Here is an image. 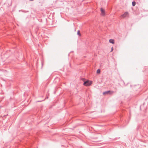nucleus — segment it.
<instances>
[{"instance_id": "6e6552de", "label": "nucleus", "mask_w": 148, "mask_h": 148, "mask_svg": "<svg viewBox=\"0 0 148 148\" xmlns=\"http://www.w3.org/2000/svg\"><path fill=\"white\" fill-rule=\"evenodd\" d=\"M77 34L79 36H81V34L80 33L79 31H78L77 32Z\"/></svg>"}, {"instance_id": "0eeeda50", "label": "nucleus", "mask_w": 148, "mask_h": 148, "mask_svg": "<svg viewBox=\"0 0 148 148\" xmlns=\"http://www.w3.org/2000/svg\"><path fill=\"white\" fill-rule=\"evenodd\" d=\"M100 72V71L99 69H98L97 71V73H99Z\"/></svg>"}, {"instance_id": "f03ea898", "label": "nucleus", "mask_w": 148, "mask_h": 148, "mask_svg": "<svg viewBox=\"0 0 148 148\" xmlns=\"http://www.w3.org/2000/svg\"><path fill=\"white\" fill-rule=\"evenodd\" d=\"M113 92L112 91H108L104 92L103 93V94L104 95H106V94H113Z\"/></svg>"}, {"instance_id": "423d86ee", "label": "nucleus", "mask_w": 148, "mask_h": 148, "mask_svg": "<svg viewBox=\"0 0 148 148\" xmlns=\"http://www.w3.org/2000/svg\"><path fill=\"white\" fill-rule=\"evenodd\" d=\"M132 5L133 6H134L136 5V2L135 1H133L132 3Z\"/></svg>"}, {"instance_id": "39448f33", "label": "nucleus", "mask_w": 148, "mask_h": 148, "mask_svg": "<svg viewBox=\"0 0 148 148\" xmlns=\"http://www.w3.org/2000/svg\"><path fill=\"white\" fill-rule=\"evenodd\" d=\"M109 41L110 43H111L112 44H114V40L113 39H110L109 40Z\"/></svg>"}, {"instance_id": "20e7f679", "label": "nucleus", "mask_w": 148, "mask_h": 148, "mask_svg": "<svg viewBox=\"0 0 148 148\" xmlns=\"http://www.w3.org/2000/svg\"><path fill=\"white\" fill-rule=\"evenodd\" d=\"M101 15L102 16H104L105 15V12L104 10L102 8H101Z\"/></svg>"}, {"instance_id": "f257e3e1", "label": "nucleus", "mask_w": 148, "mask_h": 148, "mask_svg": "<svg viewBox=\"0 0 148 148\" xmlns=\"http://www.w3.org/2000/svg\"><path fill=\"white\" fill-rule=\"evenodd\" d=\"M92 84V82L91 81L87 80L84 82V84L86 86H88Z\"/></svg>"}, {"instance_id": "1a4fd4ad", "label": "nucleus", "mask_w": 148, "mask_h": 148, "mask_svg": "<svg viewBox=\"0 0 148 148\" xmlns=\"http://www.w3.org/2000/svg\"><path fill=\"white\" fill-rule=\"evenodd\" d=\"M113 47H112V49H111V52L112 51H113Z\"/></svg>"}, {"instance_id": "7ed1b4c3", "label": "nucleus", "mask_w": 148, "mask_h": 148, "mask_svg": "<svg viewBox=\"0 0 148 148\" xmlns=\"http://www.w3.org/2000/svg\"><path fill=\"white\" fill-rule=\"evenodd\" d=\"M129 16V13L127 12H125L123 14H122L121 16L123 18L128 17Z\"/></svg>"}]
</instances>
